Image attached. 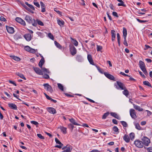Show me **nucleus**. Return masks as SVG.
<instances>
[{
    "mask_svg": "<svg viewBox=\"0 0 152 152\" xmlns=\"http://www.w3.org/2000/svg\"><path fill=\"white\" fill-rule=\"evenodd\" d=\"M24 49L26 51L29 52L31 48L28 46H26L25 47Z\"/></svg>",
    "mask_w": 152,
    "mask_h": 152,
    "instance_id": "obj_46",
    "label": "nucleus"
},
{
    "mask_svg": "<svg viewBox=\"0 0 152 152\" xmlns=\"http://www.w3.org/2000/svg\"><path fill=\"white\" fill-rule=\"evenodd\" d=\"M10 57H12V59H13L15 61H19L20 60V58L17 56H10Z\"/></svg>",
    "mask_w": 152,
    "mask_h": 152,
    "instance_id": "obj_29",
    "label": "nucleus"
},
{
    "mask_svg": "<svg viewBox=\"0 0 152 152\" xmlns=\"http://www.w3.org/2000/svg\"><path fill=\"white\" fill-rule=\"evenodd\" d=\"M47 109L48 111L51 113L55 114L56 113V110L53 107H49L47 108Z\"/></svg>",
    "mask_w": 152,
    "mask_h": 152,
    "instance_id": "obj_13",
    "label": "nucleus"
},
{
    "mask_svg": "<svg viewBox=\"0 0 152 152\" xmlns=\"http://www.w3.org/2000/svg\"><path fill=\"white\" fill-rule=\"evenodd\" d=\"M110 114L111 116L114 117V118L119 120L120 119V117L116 113H115L111 112L110 113Z\"/></svg>",
    "mask_w": 152,
    "mask_h": 152,
    "instance_id": "obj_21",
    "label": "nucleus"
},
{
    "mask_svg": "<svg viewBox=\"0 0 152 152\" xmlns=\"http://www.w3.org/2000/svg\"><path fill=\"white\" fill-rule=\"evenodd\" d=\"M130 113L132 118L135 119L137 118V116L136 115V113L134 109H131L130 110Z\"/></svg>",
    "mask_w": 152,
    "mask_h": 152,
    "instance_id": "obj_6",
    "label": "nucleus"
},
{
    "mask_svg": "<svg viewBox=\"0 0 152 152\" xmlns=\"http://www.w3.org/2000/svg\"><path fill=\"white\" fill-rule=\"evenodd\" d=\"M120 2L121 3H118V6H123L124 7H125L126 6V5L124 4V3L122 1Z\"/></svg>",
    "mask_w": 152,
    "mask_h": 152,
    "instance_id": "obj_42",
    "label": "nucleus"
},
{
    "mask_svg": "<svg viewBox=\"0 0 152 152\" xmlns=\"http://www.w3.org/2000/svg\"><path fill=\"white\" fill-rule=\"evenodd\" d=\"M55 140L56 142L57 143H58V144H59L60 145H63V144L57 138H55Z\"/></svg>",
    "mask_w": 152,
    "mask_h": 152,
    "instance_id": "obj_41",
    "label": "nucleus"
},
{
    "mask_svg": "<svg viewBox=\"0 0 152 152\" xmlns=\"http://www.w3.org/2000/svg\"><path fill=\"white\" fill-rule=\"evenodd\" d=\"M68 128L69 129H71L72 131L73 130L74 126L72 124H70L68 125Z\"/></svg>",
    "mask_w": 152,
    "mask_h": 152,
    "instance_id": "obj_50",
    "label": "nucleus"
},
{
    "mask_svg": "<svg viewBox=\"0 0 152 152\" xmlns=\"http://www.w3.org/2000/svg\"><path fill=\"white\" fill-rule=\"evenodd\" d=\"M87 58L88 61L93 60L90 54H88Z\"/></svg>",
    "mask_w": 152,
    "mask_h": 152,
    "instance_id": "obj_53",
    "label": "nucleus"
},
{
    "mask_svg": "<svg viewBox=\"0 0 152 152\" xmlns=\"http://www.w3.org/2000/svg\"><path fill=\"white\" fill-rule=\"evenodd\" d=\"M109 112H107L106 113L104 114L103 115L102 118L103 119H105L109 115Z\"/></svg>",
    "mask_w": 152,
    "mask_h": 152,
    "instance_id": "obj_33",
    "label": "nucleus"
},
{
    "mask_svg": "<svg viewBox=\"0 0 152 152\" xmlns=\"http://www.w3.org/2000/svg\"><path fill=\"white\" fill-rule=\"evenodd\" d=\"M37 136L38 137L41 139H45L44 137L42 136L41 134H37Z\"/></svg>",
    "mask_w": 152,
    "mask_h": 152,
    "instance_id": "obj_49",
    "label": "nucleus"
},
{
    "mask_svg": "<svg viewBox=\"0 0 152 152\" xmlns=\"http://www.w3.org/2000/svg\"><path fill=\"white\" fill-rule=\"evenodd\" d=\"M16 21L18 23L23 26L26 25V23L24 20L20 18L17 17L15 18Z\"/></svg>",
    "mask_w": 152,
    "mask_h": 152,
    "instance_id": "obj_7",
    "label": "nucleus"
},
{
    "mask_svg": "<svg viewBox=\"0 0 152 152\" xmlns=\"http://www.w3.org/2000/svg\"><path fill=\"white\" fill-rule=\"evenodd\" d=\"M43 86H44L45 88H46L47 91L51 93H52L53 92V90L52 87L48 84H43Z\"/></svg>",
    "mask_w": 152,
    "mask_h": 152,
    "instance_id": "obj_4",
    "label": "nucleus"
},
{
    "mask_svg": "<svg viewBox=\"0 0 152 152\" xmlns=\"http://www.w3.org/2000/svg\"><path fill=\"white\" fill-rule=\"evenodd\" d=\"M31 123L34 124L35 125H37L38 124V123L36 121H31Z\"/></svg>",
    "mask_w": 152,
    "mask_h": 152,
    "instance_id": "obj_56",
    "label": "nucleus"
},
{
    "mask_svg": "<svg viewBox=\"0 0 152 152\" xmlns=\"http://www.w3.org/2000/svg\"><path fill=\"white\" fill-rule=\"evenodd\" d=\"M25 4H26L29 8L33 10H35V8L31 4H28L27 2H26Z\"/></svg>",
    "mask_w": 152,
    "mask_h": 152,
    "instance_id": "obj_30",
    "label": "nucleus"
},
{
    "mask_svg": "<svg viewBox=\"0 0 152 152\" xmlns=\"http://www.w3.org/2000/svg\"><path fill=\"white\" fill-rule=\"evenodd\" d=\"M42 58L40 60L39 63V66L41 68H42V66L44 64L45 62V60L42 56H41Z\"/></svg>",
    "mask_w": 152,
    "mask_h": 152,
    "instance_id": "obj_16",
    "label": "nucleus"
},
{
    "mask_svg": "<svg viewBox=\"0 0 152 152\" xmlns=\"http://www.w3.org/2000/svg\"><path fill=\"white\" fill-rule=\"evenodd\" d=\"M113 130L115 132H119L118 128L115 126H114L113 128Z\"/></svg>",
    "mask_w": 152,
    "mask_h": 152,
    "instance_id": "obj_48",
    "label": "nucleus"
},
{
    "mask_svg": "<svg viewBox=\"0 0 152 152\" xmlns=\"http://www.w3.org/2000/svg\"><path fill=\"white\" fill-rule=\"evenodd\" d=\"M112 36V41H114L115 40L116 37L115 31L114 30H112L111 31Z\"/></svg>",
    "mask_w": 152,
    "mask_h": 152,
    "instance_id": "obj_15",
    "label": "nucleus"
},
{
    "mask_svg": "<svg viewBox=\"0 0 152 152\" xmlns=\"http://www.w3.org/2000/svg\"><path fill=\"white\" fill-rule=\"evenodd\" d=\"M134 107L136 110H138L139 111H143V109L139 106L135 105L134 104H133Z\"/></svg>",
    "mask_w": 152,
    "mask_h": 152,
    "instance_id": "obj_20",
    "label": "nucleus"
},
{
    "mask_svg": "<svg viewBox=\"0 0 152 152\" xmlns=\"http://www.w3.org/2000/svg\"><path fill=\"white\" fill-rule=\"evenodd\" d=\"M139 65H140V68H143V67H145V65L144 64V62H143L142 61H139Z\"/></svg>",
    "mask_w": 152,
    "mask_h": 152,
    "instance_id": "obj_27",
    "label": "nucleus"
},
{
    "mask_svg": "<svg viewBox=\"0 0 152 152\" xmlns=\"http://www.w3.org/2000/svg\"><path fill=\"white\" fill-rule=\"evenodd\" d=\"M134 144L137 147L139 148H142L143 146L142 141L139 140L135 141H134Z\"/></svg>",
    "mask_w": 152,
    "mask_h": 152,
    "instance_id": "obj_5",
    "label": "nucleus"
},
{
    "mask_svg": "<svg viewBox=\"0 0 152 152\" xmlns=\"http://www.w3.org/2000/svg\"><path fill=\"white\" fill-rule=\"evenodd\" d=\"M143 84L147 86H148L149 87H152L151 86V84L148 81H144L143 82Z\"/></svg>",
    "mask_w": 152,
    "mask_h": 152,
    "instance_id": "obj_28",
    "label": "nucleus"
},
{
    "mask_svg": "<svg viewBox=\"0 0 152 152\" xmlns=\"http://www.w3.org/2000/svg\"><path fill=\"white\" fill-rule=\"evenodd\" d=\"M0 20L1 21H7L6 19L3 16H1L0 18Z\"/></svg>",
    "mask_w": 152,
    "mask_h": 152,
    "instance_id": "obj_58",
    "label": "nucleus"
},
{
    "mask_svg": "<svg viewBox=\"0 0 152 152\" xmlns=\"http://www.w3.org/2000/svg\"><path fill=\"white\" fill-rule=\"evenodd\" d=\"M141 140L143 145H144L145 146H148L150 143V139L146 137H143Z\"/></svg>",
    "mask_w": 152,
    "mask_h": 152,
    "instance_id": "obj_2",
    "label": "nucleus"
},
{
    "mask_svg": "<svg viewBox=\"0 0 152 152\" xmlns=\"http://www.w3.org/2000/svg\"><path fill=\"white\" fill-rule=\"evenodd\" d=\"M8 105L9 107H10L12 109L15 110H17V106L14 104L10 103L8 104Z\"/></svg>",
    "mask_w": 152,
    "mask_h": 152,
    "instance_id": "obj_14",
    "label": "nucleus"
},
{
    "mask_svg": "<svg viewBox=\"0 0 152 152\" xmlns=\"http://www.w3.org/2000/svg\"><path fill=\"white\" fill-rule=\"evenodd\" d=\"M120 74L124 76H127V77H130V76L126 74L125 73H124V72H121L120 73Z\"/></svg>",
    "mask_w": 152,
    "mask_h": 152,
    "instance_id": "obj_60",
    "label": "nucleus"
},
{
    "mask_svg": "<svg viewBox=\"0 0 152 152\" xmlns=\"http://www.w3.org/2000/svg\"><path fill=\"white\" fill-rule=\"evenodd\" d=\"M58 88L62 91L64 90V87L63 85L60 83L58 84Z\"/></svg>",
    "mask_w": 152,
    "mask_h": 152,
    "instance_id": "obj_36",
    "label": "nucleus"
},
{
    "mask_svg": "<svg viewBox=\"0 0 152 152\" xmlns=\"http://www.w3.org/2000/svg\"><path fill=\"white\" fill-rule=\"evenodd\" d=\"M16 74L18 76L20 77L21 78L23 79L24 80H26V77L24 76V75L20 73L19 72H17L16 73Z\"/></svg>",
    "mask_w": 152,
    "mask_h": 152,
    "instance_id": "obj_25",
    "label": "nucleus"
},
{
    "mask_svg": "<svg viewBox=\"0 0 152 152\" xmlns=\"http://www.w3.org/2000/svg\"><path fill=\"white\" fill-rule=\"evenodd\" d=\"M104 74L105 76L108 79L111 80H114L115 78L112 75L108 73L107 72H104Z\"/></svg>",
    "mask_w": 152,
    "mask_h": 152,
    "instance_id": "obj_11",
    "label": "nucleus"
},
{
    "mask_svg": "<svg viewBox=\"0 0 152 152\" xmlns=\"http://www.w3.org/2000/svg\"><path fill=\"white\" fill-rule=\"evenodd\" d=\"M25 20L29 24H31L32 25L34 26H36L37 25V23L34 19H32V18L27 15L25 17Z\"/></svg>",
    "mask_w": 152,
    "mask_h": 152,
    "instance_id": "obj_1",
    "label": "nucleus"
},
{
    "mask_svg": "<svg viewBox=\"0 0 152 152\" xmlns=\"http://www.w3.org/2000/svg\"><path fill=\"white\" fill-rule=\"evenodd\" d=\"M76 59L78 61L81 62L82 60V58L81 56L77 55L76 57Z\"/></svg>",
    "mask_w": 152,
    "mask_h": 152,
    "instance_id": "obj_32",
    "label": "nucleus"
},
{
    "mask_svg": "<svg viewBox=\"0 0 152 152\" xmlns=\"http://www.w3.org/2000/svg\"><path fill=\"white\" fill-rule=\"evenodd\" d=\"M130 137L132 140L134 137V134L133 132L130 133L129 135Z\"/></svg>",
    "mask_w": 152,
    "mask_h": 152,
    "instance_id": "obj_40",
    "label": "nucleus"
},
{
    "mask_svg": "<svg viewBox=\"0 0 152 152\" xmlns=\"http://www.w3.org/2000/svg\"><path fill=\"white\" fill-rule=\"evenodd\" d=\"M121 123L123 126L125 127H127V126L128 124L125 121H121Z\"/></svg>",
    "mask_w": 152,
    "mask_h": 152,
    "instance_id": "obj_39",
    "label": "nucleus"
},
{
    "mask_svg": "<svg viewBox=\"0 0 152 152\" xmlns=\"http://www.w3.org/2000/svg\"><path fill=\"white\" fill-rule=\"evenodd\" d=\"M88 61L92 65H95V66H96V65L94 64L93 61V60H89V61Z\"/></svg>",
    "mask_w": 152,
    "mask_h": 152,
    "instance_id": "obj_61",
    "label": "nucleus"
},
{
    "mask_svg": "<svg viewBox=\"0 0 152 152\" xmlns=\"http://www.w3.org/2000/svg\"><path fill=\"white\" fill-rule=\"evenodd\" d=\"M97 50L98 51H101V50L102 49V46L97 45Z\"/></svg>",
    "mask_w": 152,
    "mask_h": 152,
    "instance_id": "obj_44",
    "label": "nucleus"
},
{
    "mask_svg": "<svg viewBox=\"0 0 152 152\" xmlns=\"http://www.w3.org/2000/svg\"><path fill=\"white\" fill-rule=\"evenodd\" d=\"M73 44L75 46H77L78 45V42L75 40H74Z\"/></svg>",
    "mask_w": 152,
    "mask_h": 152,
    "instance_id": "obj_63",
    "label": "nucleus"
},
{
    "mask_svg": "<svg viewBox=\"0 0 152 152\" xmlns=\"http://www.w3.org/2000/svg\"><path fill=\"white\" fill-rule=\"evenodd\" d=\"M38 24L41 26H43L44 24L41 20H39L37 19L36 20Z\"/></svg>",
    "mask_w": 152,
    "mask_h": 152,
    "instance_id": "obj_34",
    "label": "nucleus"
},
{
    "mask_svg": "<svg viewBox=\"0 0 152 152\" xmlns=\"http://www.w3.org/2000/svg\"><path fill=\"white\" fill-rule=\"evenodd\" d=\"M23 6L24 7L25 9H26L28 11H29L30 12L32 13H34V12L32 11L29 8H28L24 4H23Z\"/></svg>",
    "mask_w": 152,
    "mask_h": 152,
    "instance_id": "obj_24",
    "label": "nucleus"
},
{
    "mask_svg": "<svg viewBox=\"0 0 152 152\" xmlns=\"http://www.w3.org/2000/svg\"><path fill=\"white\" fill-rule=\"evenodd\" d=\"M138 72L140 75L142 76L143 78H145V76L140 71H139Z\"/></svg>",
    "mask_w": 152,
    "mask_h": 152,
    "instance_id": "obj_57",
    "label": "nucleus"
},
{
    "mask_svg": "<svg viewBox=\"0 0 152 152\" xmlns=\"http://www.w3.org/2000/svg\"><path fill=\"white\" fill-rule=\"evenodd\" d=\"M34 70L37 74L41 75H43V72L39 68L37 67H34Z\"/></svg>",
    "mask_w": 152,
    "mask_h": 152,
    "instance_id": "obj_9",
    "label": "nucleus"
},
{
    "mask_svg": "<svg viewBox=\"0 0 152 152\" xmlns=\"http://www.w3.org/2000/svg\"><path fill=\"white\" fill-rule=\"evenodd\" d=\"M70 51L71 54L73 56L75 55L76 53V49L73 45L70 46Z\"/></svg>",
    "mask_w": 152,
    "mask_h": 152,
    "instance_id": "obj_8",
    "label": "nucleus"
},
{
    "mask_svg": "<svg viewBox=\"0 0 152 152\" xmlns=\"http://www.w3.org/2000/svg\"><path fill=\"white\" fill-rule=\"evenodd\" d=\"M72 149V148L71 146H69V147L67 148V149L64 150L61 152H71Z\"/></svg>",
    "mask_w": 152,
    "mask_h": 152,
    "instance_id": "obj_22",
    "label": "nucleus"
},
{
    "mask_svg": "<svg viewBox=\"0 0 152 152\" xmlns=\"http://www.w3.org/2000/svg\"><path fill=\"white\" fill-rule=\"evenodd\" d=\"M123 37L124 39V44L126 46H128V44L127 42L126 41V37L127 36V30L126 28H125V27H123Z\"/></svg>",
    "mask_w": 152,
    "mask_h": 152,
    "instance_id": "obj_3",
    "label": "nucleus"
},
{
    "mask_svg": "<svg viewBox=\"0 0 152 152\" xmlns=\"http://www.w3.org/2000/svg\"><path fill=\"white\" fill-rule=\"evenodd\" d=\"M25 38L28 41H30L31 39V35L30 34H28L24 36Z\"/></svg>",
    "mask_w": 152,
    "mask_h": 152,
    "instance_id": "obj_18",
    "label": "nucleus"
},
{
    "mask_svg": "<svg viewBox=\"0 0 152 152\" xmlns=\"http://www.w3.org/2000/svg\"><path fill=\"white\" fill-rule=\"evenodd\" d=\"M136 128L138 129V130H140L141 129V127L140 125V124L138 123H135L134 124Z\"/></svg>",
    "mask_w": 152,
    "mask_h": 152,
    "instance_id": "obj_38",
    "label": "nucleus"
},
{
    "mask_svg": "<svg viewBox=\"0 0 152 152\" xmlns=\"http://www.w3.org/2000/svg\"><path fill=\"white\" fill-rule=\"evenodd\" d=\"M54 43L55 45L56 46V47L59 49H61V45L57 41H55L54 42Z\"/></svg>",
    "mask_w": 152,
    "mask_h": 152,
    "instance_id": "obj_35",
    "label": "nucleus"
},
{
    "mask_svg": "<svg viewBox=\"0 0 152 152\" xmlns=\"http://www.w3.org/2000/svg\"><path fill=\"white\" fill-rule=\"evenodd\" d=\"M137 20L140 23H145L148 21V20H141L139 19H137Z\"/></svg>",
    "mask_w": 152,
    "mask_h": 152,
    "instance_id": "obj_51",
    "label": "nucleus"
},
{
    "mask_svg": "<svg viewBox=\"0 0 152 152\" xmlns=\"http://www.w3.org/2000/svg\"><path fill=\"white\" fill-rule=\"evenodd\" d=\"M116 83L119 88H121V90H124V89H126V87L124 84L123 83L118 81H117Z\"/></svg>",
    "mask_w": 152,
    "mask_h": 152,
    "instance_id": "obj_10",
    "label": "nucleus"
},
{
    "mask_svg": "<svg viewBox=\"0 0 152 152\" xmlns=\"http://www.w3.org/2000/svg\"><path fill=\"white\" fill-rule=\"evenodd\" d=\"M112 14L114 16L116 17L117 18H118L119 17L117 13L116 12H113Z\"/></svg>",
    "mask_w": 152,
    "mask_h": 152,
    "instance_id": "obj_55",
    "label": "nucleus"
},
{
    "mask_svg": "<svg viewBox=\"0 0 152 152\" xmlns=\"http://www.w3.org/2000/svg\"><path fill=\"white\" fill-rule=\"evenodd\" d=\"M145 149H146L148 152H152V147H150L148 148H146L144 146Z\"/></svg>",
    "mask_w": 152,
    "mask_h": 152,
    "instance_id": "obj_45",
    "label": "nucleus"
},
{
    "mask_svg": "<svg viewBox=\"0 0 152 152\" xmlns=\"http://www.w3.org/2000/svg\"><path fill=\"white\" fill-rule=\"evenodd\" d=\"M43 77L45 79H48L49 78V76L47 74H44L43 75Z\"/></svg>",
    "mask_w": 152,
    "mask_h": 152,
    "instance_id": "obj_52",
    "label": "nucleus"
},
{
    "mask_svg": "<svg viewBox=\"0 0 152 152\" xmlns=\"http://www.w3.org/2000/svg\"><path fill=\"white\" fill-rule=\"evenodd\" d=\"M41 69H42V72L44 73L46 72L48 73H49L50 72L48 69H47L45 68V67H43V68L42 67V68H41Z\"/></svg>",
    "mask_w": 152,
    "mask_h": 152,
    "instance_id": "obj_37",
    "label": "nucleus"
},
{
    "mask_svg": "<svg viewBox=\"0 0 152 152\" xmlns=\"http://www.w3.org/2000/svg\"><path fill=\"white\" fill-rule=\"evenodd\" d=\"M57 20L58 24L61 27H63L64 24V22L62 20H61L60 19L57 18Z\"/></svg>",
    "mask_w": 152,
    "mask_h": 152,
    "instance_id": "obj_17",
    "label": "nucleus"
},
{
    "mask_svg": "<svg viewBox=\"0 0 152 152\" xmlns=\"http://www.w3.org/2000/svg\"><path fill=\"white\" fill-rule=\"evenodd\" d=\"M48 37L52 40H53L54 37L53 35L51 33H49L48 35Z\"/></svg>",
    "mask_w": 152,
    "mask_h": 152,
    "instance_id": "obj_47",
    "label": "nucleus"
},
{
    "mask_svg": "<svg viewBox=\"0 0 152 152\" xmlns=\"http://www.w3.org/2000/svg\"><path fill=\"white\" fill-rule=\"evenodd\" d=\"M6 28L7 31L9 33L12 34L14 33V30L13 28L7 26H6Z\"/></svg>",
    "mask_w": 152,
    "mask_h": 152,
    "instance_id": "obj_12",
    "label": "nucleus"
},
{
    "mask_svg": "<svg viewBox=\"0 0 152 152\" xmlns=\"http://www.w3.org/2000/svg\"><path fill=\"white\" fill-rule=\"evenodd\" d=\"M113 122L115 124H118L117 121L115 119H113L112 120Z\"/></svg>",
    "mask_w": 152,
    "mask_h": 152,
    "instance_id": "obj_64",
    "label": "nucleus"
},
{
    "mask_svg": "<svg viewBox=\"0 0 152 152\" xmlns=\"http://www.w3.org/2000/svg\"><path fill=\"white\" fill-rule=\"evenodd\" d=\"M95 66L97 68V69L99 71L100 73H101V74L103 73V72L102 70L99 67V66H98L97 65H96Z\"/></svg>",
    "mask_w": 152,
    "mask_h": 152,
    "instance_id": "obj_43",
    "label": "nucleus"
},
{
    "mask_svg": "<svg viewBox=\"0 0 152 152\" xmlns=\"http://www.w3.org/2000/svg\"><path fill=\"white\" fill-rule=\"evenodd\" d=\"M124 90L123 91V93L124 94L128 97L129 95V91L126 89H124Z\"/></svg>",
    "mask_w": 152,
    "mask_h": 152,
    "instance_id": "obj_26",
    "label": "nucleus"
},
{
    "mask_svg": "<svg viewBox=\"0 0 152 152\" xmlns=\"http://www.w3.org/2000/svg\"><path fill=\"white\" fill-rule=\"evenodd\" d=\"M69 121L73 124L77 126L79 125L78 124L75 122V120L74 118L70 119H69Z\"/></svg>",
    "mask_w": 152,
    "mask_h": 152,
    "instance_id": "obj_23",
    "label": "nucleus"
},
{
    "mask_svg": "<svg viewBox=\"0 0 152 152\" xmlns=\"http://www.w3.org/2000/svg\"><path fill=\"white\" fill-rule=\"evenodd\" d=\"M29 52L32 53H35L36 52V50L31 48Z\"/></svg>",
    "mask_w": 152,
    "mask_h": 152,
    "instance_id": "obj_54",
    "label": "nucleus"
},
{
    "mask_svg": "<svg viewBox=\"0 0 152 152\" xmlns=\"http://www.w3.org/2000/svg\"><path fill=\"white\" fill-rule=\"evenodd\" d=\"M61 129L64 134H66V128L64 127H61Z\"/></svg>",
    "mask_w": 152,
    "mask_h": 152,
    "instance_id": "obj_31",
    "label": "nucleus"
},
{
    "mask_svg": "<svg viewBox=\"0 0 152 152\" xmlns=\"http://www.w3.org/2000/svg\"><path fill=\"white\" fill-rule=\"evenodd\" d=\"M34 4L37 7H40V5L38 2H35V1H34Z\"/></svg>",
    "mask_w": 152,
    "mask_h": 152,
    "instance_id": "obj_59",
    "label": "nucleus"
},
{
    "mask_svg": "<svg viewBox=\"0 0 152 152\" xmlns=\"http://www.w3.org/2000/svg\"><path fill=\"white\" fill-rule=\"evenodd\" d=\"M90 152H102V151H99L96 149H94L91 151Z\"/></svg>",
    "mask_w": 152,
    "mask_h": 152,
    "instance_id": "obj_62",
    "label": "nucleus"
},
{
    "mask_svg": "<svg viewBox=\"0 0 152 152\" xmlns=\"http://www.w3.org/2000/svg\"><path fill=\"white\" fill-rule=\"evenodd\" d=\"M123 139L124 141L127 143L129 142L130 141V138L129 136L126 134H125L124 136Z\"/></svg>",
    "mask_w": 152,
    "mask_h": 152,
    "instance_id": "obj_19",
    "label": "nucleus"
}]
</instances>
